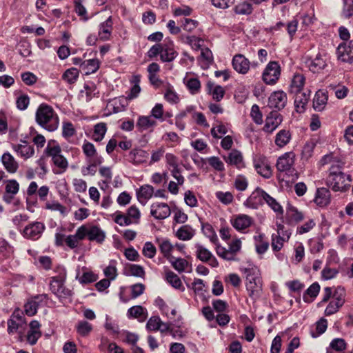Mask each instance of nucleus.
I'll return each mask as SVG.
<instances>
[{"instance_id":"obj_1","label":"nucleus","mask_w":353,"mask_h":353,"mask_svg":"<svg viewBox=\"0 0 353 353\" xmlns=\"http://www.w3.org/2000/svg\"><path fill=\"white\" fill-rule=\"evenodd\" d=\"M329 171L327 184L332 190L346 192L350 189L352 181L350 174L342 172L337 165H332Z\"/></svg>"},{"instance_id":"obj_2","label":"nucleus","mask_w":353,"mask_h":353,"mask_svg":"<svg viewBox=\"0 0 353 353\" xmlns=\"http://www.w3.org/2000/svg\"><path fill=\"white\" fill-rule=\"evenodd\" d=\"M37 123L48 131L53 132L59 126V117L53 108L46 103H41L37 108L35 115Z\"/></svg>"},{"instance_id":"obj_3","label":"nucleus","mask_w":353,"mask_h":353,"mask_svg":"<svg viewBox=\"0 0 353 353\" xmlns=\"http://www.w3.org/2000/svg\"><path fill=\"white\" fill-rule=\"evenodd\" d=\"M65 274L52 276L50 282V289L60 299H66L72 295L70 290L64 286Z\"/></svg>"},{"instance_id":"obj_4","label":"nucleus","mask_w":353,"mask_h":353,"mask_svg":"<svg viewBox=\"0 0 353 353\" xmlns=\"http://www.w3.org/2000/svg\"><path fill=\"white\" fill-rule=\"evenodd\" d=\"M241 248L240 239L233 240L230 244L228 249L221 245H217L216 252L219 256L227 261H234L236 254Z\"/></svg>"},{"instance_id":"obj_5","label":"nucleus","mask_w":353,"mask_h":353,"mask_svg":"<svg viewBox=\"0 0 353 353\" xmlns=\"http://www.w3.org/2000/svg\"><path fill=\"white\" fill-rule=\"evenodd\" d=\"M295 154L292 152H286L279 157L276 167L278 171L285 172L288 175H292L295 172L294 168Z\"/></svg>"},{"instance_id":"obj_6","label":"nucleus","mask_w":353,"mask_h":353,"mask_svg":"<svg viewBox=\"0 0 353 353\" xmlns=\"http://www.w3.org/2000/svg\"><path fill=\"white\" fill-rule=\"evenodd\" d=\"M281 67L277 61H270L263 72V80L267 84L273 85L279 79Z\"/></svg>"},{"instance_id":"obj_7","label":"nucleus","mask_w":353,"mask_h":353,"mask_svg":"<svg viewBox=\"0 0 353 353\" xmlns=\"http://www.w3.org/2000/svg\"><path fill=\"white\" fill-rule=\"evenodd\" d=\"M305 63L306 66L313 73H319L327 66L325 54L319 52L314 57H307Z\"/></svg>"},{"instance_id":"obj_8","label":"nucleus","mask_w":353,"mask_h":353,"mask_svg":"<svg viewBox=\"0 0 353 353\" xmlns=\"http://www.w3.org/2000/svg\"><path fill=\"white\" fill-rule=\"evenodd\" d=\"M288 97L285 92L278 90L272 92L268 99V106L278 110L283 109L287 103Z\"/></svg>"},{"instance_id":"obj_9","label":"nucleus","mask_w":353,"mask_h":353,"mask_svg":"<svg viewBox=\"0 0 353 353\" xmlns=\"http://www.w3.org/2000/svg\"><path fill=\"white\" fill-rule=\"evenodd\" d=\"M344 290L343 288H339L336 290L333 295L334 299L330 302L328 305L325 310V314L326 316L332 315L336 313L339 309L343 305Z\"/></svg>"},{"instance_id":"obj_10","label":"nucleus","mask_w":353,"mask_h":353,"mask_svg":"<svg viewBox=\"0 0 353 353\" xmlns=\"http://www.w3.org/2000/svg\"><path fill=\"white\" fill-rule=\"evenodd\" d=\"M338 59L349 63H353V40L343 42L337 48Z\"/></svg>"},{"instance_id":"obj_11","label":"nucleus","mask_w":353,"mask_h":353,"mask_svg":"<svg viewBox=\"0 0 353 353\" xmlns=\"http://www.w3.org/2000/svg\"><path fill=\"white\" fill-rule=\"evenodd\" d=\"M267 193L262 189L257 188L244 202L245 206L252 209H256L263 204Z\"/></svg>"},{"instance_id":"obj_12","label":"nucleus","mask_w":353,"mask_h":353,"mask_svg":"<svg viewBox=\"0 0 353 353\" xmlns=\"http://www.w3.org/2000/svg\"><path fill=\"white\" fill-rule=\"evenodd\" d=\"M283 117L277 111H272L265 119V123L263 127V131L267 133H272L282 123Z\"/></svg>"},{"instance_id":"obj_13","label":"nucleus","mask_w":353,"mask_h":353,"mask_svg":"<svg viewBox=\"0 0 353 353\" xmlns=\"http://www.w3.org/2000/svg\"><path fill=\"white\" fill-rule=\"evenodd\" d=\"M45 225L41 222H34L26 225L23 230V236L29 239L37 240L41 236Z\"/></svg>"},{"instance_id":"obj_14","label":"nucleus","mask_w":353,"mask_h":353,"mask_svg":"<svg viewBox=\"0 0 353 353\" xmlns=\"http://www.w3.org/2000/svg\"><path fill=\"white\" fill-rule=\"evenodd\" d=\"M169 205L165 203H154L151 205L150 214L156 219H165L170 215Z\"/></svg>"},{"instance_id":"obj_15","label":"nucleus","mask_w":353,"mask_h":353,"mask_svg":"<svg viewBox=\"0 0 353 353\" xmlns=\"http://www.w3.org/2000/svg\"><path fill=\"white\" fill-rule=\"evenodd\" d=\"M196 255L200 261L208 263L212 267L218 266L219 263L216 259L212 255L210 250L199 244L196 245Z\"/></svg>"},{"instance_id":"obj_16","label":"nucleus","mask_w":353,"mask_h":353,"mask_svg":"<svg viewBox=\"0 0 353 353\" xmlns=\"http://www.w3.org/2000/svg\"><path fill=\"white\" fill-rule=\"evenodd\" d=\"M254 221L252 217L247 214H238L231 220L232 226L238 231H241L248 228Z\"/></svg>"},{"instance_id":"obj_17","label":"nucleus","mask_w":353,"mask_h":353,"mask_svg":"<svg viewBox=\"0 0 353 353\" xmlns=\"http://www.w3.org/2000/svg\"><path fill=\"white\" fill-rule=\"evenodd\" d=\"M232 66L239 73L246 74L249 70L250 63L245 56L239 54L233 57Z\"/></svg>"},{"instance_id":"obj_18","label":"nucleus","mask_w":353,"mask_h":353,"mask_svg":"<svg viewBox=\"0 0 353 353\" xmlns=\"http://www.w3.org/2000/svg\"><path fill=\"white\" fill-rule=\"evenodd\" d=\"M173 43L169 40L168 42L164 41L163 43L162 51L161 52L160 58L163 62H171L177 56L178 53L173 48Z\"/></svg>"},{"instance_id":"obj_19","label":"nucleus","mask_w":353,"mask_h":353,"mask_svg":"<svg viewBox=\"0 0 353 353\" xmlns=\"http://www.w3.org/2000/svg\"><path fill=\"white\" fill-rule=\"evenodd\" d=\"M154 191L152 185H142L137 191V199L143 205H145L147 201L152 196Z\"/></svg>"},{"instance_id":"obj_20","label":"nucleus","mask_w":353,"mask_h":353,"mask_svg":"<svg viewBox=\"0 0 353 353\" xmlns=\"http://www.w3.org/2000/svg\"><path fill=\"white\" fill-rule=\"evenodd\" d=\"M112 17H109L104 22L99 25L98 34L103 41H107L110 38L112 31Z\"/></svg>"},{"instance_id":"obj_21","label":"nucleus","mask_w":353,"mask_h":353,"mask_svg":"<svg viewBox=\"0 0 353 353\" xmlns=\"http://www.w3.org/2000/svg\"><path fill=\"white\" fill-rule=\"evenodd\" d=\"M294 93L295 94L294 105L296 111L299 112H303L305 106L309 101L310 94L303 90Z\"/></svg>"},{"instance_id":"obj_22","label":"nucleus","mask_w":353,"mask_h":353,"mask_svg":"<svg viewBox=\"0 0 353 353\" xmlns=\"http://www.w3.org/2000/svg\"><path fill=\"white\" fill-rule=\"evenodd\" d=\"M105 238V233L97 225L88 227V239L90 241L101 243L103 242Z\"/></svg>"},{"instance_id":"obj_23","label":"nucleus","mask_w":353,"mask_h":353,"mask_svg":"<svg viewBox=\"0 0 353 353\" xmlns=\"http://www.w3.org/2000/svg\"><path fill=\"white\" fill-rule=\"evenodd\" d=\"M157 125V121L151 116H140L137 121L136 127L138 131L142 132Z\"/></svg>"},{"instance_id":"obj_24","label":"nucleus","mask_w":353,"mask_h":353,"mask_svg":"<svg viewBox=\"0 0 353 353\" xmlns=\"http://www.w3.org/2000/svg\"><path fill=\"white\" fill-rule=\"evenodd\" d=\"M330 193L325 188H319L316 191L314 202L319 206L323 207L330 203Z\"/></svg>"},{"instance_id":"obj_25","label":"nucleus","mask_w":353,"mask_h":353,"mask_svg":"<svg viewBox=\"0 0 353 353\" xmlns=\"http://www.w3.org/2000/svg\"><path fill=\"white\" fill-rule=\"evenodd\" d=\"M13 148L19 155L24 159L30 158L34 153L33 146L28 144L26 142H23V144L14 145Z\"/></svg>"},{"instance_id":"obj_26","label":"nucleus","mask_w":353,"mask_h":353,"mask_svg":"<svg viewBox=\"0 0 353 353\" xmlns=\"http://www.w3.org/2000/svg\"><path fill=\"white\" fill-rule=\"evenodd\" d=\"M327 101V94L321 90H319L316 92L313 100V108L316 111H322Z\"/></svg>"},{"instance_id":"obj_27","label":"nucleus","mask_w":353,"mask_h":353,"mask_svg":"<svg viewBox=\"0 0 353 353\" xmlns=\"http://www.w3.org/2000/svg\"><path fill=\"white\" fill-rule=\"evenodd\" d=\"M1 160L5 168L8 172L14 173L17 172L19 167L18 163L10 154H3Z\"/></svg>"},{"instance_id":"obj_28","label":"nucleus","mask_w":353,"mask_h":353,"mask_svg":"<svg viewBox=\"0 0 353 353\" xmlns=\"http://www.w3.org/2000/svg\"><path fill=\"white\" fill-rule=\"evenodd\" d=\"M169 262L172 264V267L179 272H182L185 271L188 268L191 269V265L188 263V261L182 258H175L174 256L170 257ZM191 270H188V272H190Z\"/></svg>"},{"instance_id":"obj_29","label":"nucleus","mask_w":353,"mask_h":353,"mask_svg":"<svg viewBox=\"0 0 353 353\" xmlns=\"http://www.w3.org/2000/svg\"><path fill=\"white\" fill-rule=\"evenodd\" d=\"M40 298H47L46 294L38 295L34 297V299L28 301L24 305L25 313L29 316H32L36 314L37 312V309L39 307V303L37 301V299Z\"/></svg>"},{"instance_id":"obj_30","label":"nucleus","mask_w":353,"mask_h":353,"mask_svg":"<svg viewBox=\"0 0 353 353\" xmlns=\"http://www.w3.org/2000/svg\"><path fill=\"white\" fill-rule=\"evenodd\" d=\"M164 98L170 103L176 104L179 101V97L175 92L174 87L169 83L163 85Z\"/></svg>"},{"instance_id":"obj_31","label":"nucleus","mask_w":353,"mask_h":353,"mask_svg":"<svg viewBox=\"0 0 353 353\" xmlns=\"http://www.w3.org/2000/svg\"><path fill=\"white\" fill-rule=\"evenodd\" d=\"M208 91L212 95L214 100L219 101H221L224 94L225 90L221 85H215L214 83L208 81L207 83Z\"/></svg>"},{"instance_id":"obj_32","label":"nucleus","mask_w":353,"mask_h":353,"mask_svg":"<svg viewBox=\"0 0 353 353\" xmlns=\"http://www.w3.org/2000/svg\"><path fill=\"white\" fill-rule=\"evenodd\" d=\"M194 235V230L188 225H184L179 228L176 232L178 239L182 241H188Z\"/></svg>"},{"instance_id":"obj_33","label":"nucleus","mask_w":353,"mask_h":353,"mask_svg":"<svg viewBox=\"0 0 353 353\" xmlns=\"http://www.w3.org/2000/svg\"><path fill=\"white\" fill-rule=\"evenodd\" d=\"M291 140L290 132L288 130H281L276 135L275 144L279 147L283 148Z\"/></svg>"},{"instance_id":"obj_34","label":"nucleus","mask_w":353,"mask_h":353,"mask_svg":"<svg viewBox=\"0 0 353 353\" xmlns=\"http://www.w3.org/2000/svg\"><path fill=\"white\" fill-rule=\"evenodd\" d=\"M82 150L83 154L85 155L87 161L93 160L95 158H102L98 156L97 151L93 143L85 141L82 145Z\"/></svg>"},{"instance_id":"obj_35","label":"nucleus","mask_w":353,"mask_h":353,"mask_svg":"<svg viewBox=\"0 0 353 353\" xmlns=\"http://www.w3.org/2000/svg\"><path fill=\"white\" fill-rule=\"evenodd\" d=\"M234 11L236 14L249 15L253 11V6L250 2L242 1L234 6Z\"/></svg>"},{"instance_id":"obj_36","label":"nucleus","mask_w":353,"mask_h":353,"mask_svg":"<svg viewBox=\"0 0 353 353\" xmlns=\"http://www.w3.org/2000/svg\"><path fill=\"white\" fill-rule=\"evenodd\" d=\"M246 289L249 292L250 297L256 301L260 296L262 290L260 280H257L256 282L253 281V283H246Z\"/></svg>"},{"instance_id":"obj_37","label":"nucleus","mask_w":353,"mask_h":353,"mask_svg":"<svg viewBox=\"0 0 353 353\" xmlns=\"http://www.w3.org/2000/svg\"><path fill=\"white\" fill-rule=\"evenodd\" d=\"M225 160L227 163L234 165L236 166L238 168H240L243 166V157L241 153L236 150H232L228 155L227 158H225Z\"/></svg>"},{"instance_id":"obj_38","label":"nucleus","mask_w":353,"mask_h":353,"mask_svg":"<svg viewBox=\"0 0 353 353\" xmlns=\"http://www.w3.org/2000/svg\"><path fill=\"white\" fill-rule=\"evenodd\" d=\"M305 83V77L301 74H295L292 79L290 92H297L301 91Z\"/></svg>"},{"instance_id":"obj_39","label":"nucleus","mask_w":353,"mask_h":353,"mask_svg":"<svg viewBox=\"0 0 353 353\" xmlns=\"http://www.w3.org/2000/svg\"><path fill=\"white\" fill-rule=\"evenodd\" d=\"M320 290V285L318 283H312L305 291L303 299L305 302L310 303L312 299L317 296Z\"/></svg>"},{"instance_id":"obj_40","label":"nucleus","mask_w":353,"mask_h":353,"mask_svg":"<svg viewBox=\"0 0 353 353\" xmlns=\"http://www.w3.org/2000/svg\"><path fill=\"white\" fill-rule=\"evenodd\" d=\"M99 68V62L97 59H88L81 63V69L85 70V74L95 72Z\"/></svg>"},{"instance_id":"obj_41","label":"nucleus","mask_w":353,"mask_h":353,"mask_svg":"<svg viewBox=\"0 0 353 353\" xmlns=\"http://www.w3.org/2000/svg\"><path fill=\"white\" fill-rule=\"evenodd\" d=\"M107 131L106 125L104 123H99L94 125V133L92 135V139L95 141H101Z\"/></svg>"},{"instance_id":"obj_42","label":"nucleus","mask_w":353,"mask_h":353,"mask_svg":"<svg viewBox=\"0 0 353 353\" xmlns=\"http://www.w3.org/2000/svg\"><path fill=\"white\" fill-rule=\"evenodd\" d=\"M144 311V307L141 305H136L128 310V315L130 318H141V321H143L146 319Z\"/></svg>"},{"instance_id":"obj_43","label":"nucleus","mask_w":353,"mask_h":353,"mask_svg":"<svg viewBox=\"0 0 353 353\" xmlns=\"http://www.w3.org/2000/svg\"><path fill=\"white\" fill-rule=\"evenodd\" d=\"M102 158H95L93 160H88L87 161L89 163V165L85 168L82 169V173L83 175H87L88 174L91 175H94L97 170L96 167L98 165H100L102 163Z\"/></svg>"},{"instance_id":"obj_44","label":"nucleus","mask_w":353,"mask_h":353,"mask_svg":"<svg viewBox=\"0 0 353 353\" xmlns=\"http://www.w3.org/2000/svg\"><path fill=\"white\" fill-rule=\"evenodd\" d=\"M254 239L256 241L255 246L257 253H265L269 248V243L264 241V235L261 234L259 236H255Z\"/></svg>"},{"instance_id":"obj_45","label":"nucleus","mask_w":353,"mask_h":353,"mask_svg":"<svg viewBox=\"0 0 353 353\" xmlns=\"http://www.w3.org/2000/svg\"><path fill=\"white\" fill-rule=\"evenodd\" d=\"M79 334L82 336H88L92 331V325L86 321H80L76 325Z\"/></svg>"},{"instance_id":"obj_46","label":"nucleus","mask_w":353,"mask_h":353,"mask_svg":"<svg viewBox=\"0 0 353 353\" xmlns=\"http://www.w3.org/2000/svg\"><path fill=\"white\" fill-rule=\"evenodd\" d=\"M254 168L258 174L266 179H268L272 176L270 167L263 162L259 163L255 161Z\"/></svg>"},{"instance_id":"obj_47","label":"nucleus","mask_w":353,"mask_h":353,"mask_svg":"<svg viewBox=\"0 0 353 353\" xmlns=\"http://www.w3.org/2000/svg\"><path fill=\"white\" fill-rule=\"evenodd\" d=\"M52 161L53 163L61 170L60 171L54 172L57 174L63 173L68 167V162L62 154L54 157Z\"/></svg>"},{"instance_id":"obj_48","label":"nucleus","mask_w":353,"mask_h":353,"mask_svg":"<svg viewBox=\"0 0 353 353\" xmlns=\"http://www.w3.org/2000/svg\"><path fill=\"white\" fill-rule=\"evenodd\" d=\"M316 143L313 141L306 142L302 150V159L308 161L312 156Z\"/></svg>"},{"instance_id":"obj_49","label":"nucleus","mask_w":353,"mask_h":353,"mask_svg":"<svg viewBox=\"0 0 353 353\" xmlns=\"http://www.w3.org/2000/svg\"><path fill=\"white\" fill-rule=\"evenodd\" d=\"M174 246L168 239H163L159 243V248L163 255L169 260L172 257L171 252Z\"/></svg>"},{"instance_id":"obj_50","label":"nucleus","mask_w":353,"mask_h":353,"mask_svg":"<svg viewBox=\"0 0 353 353\" xmlns=\"http://www.w3.org/2000/svg\"><path fill=\"white\" fill-rule=\"evenodd\" d=\"M5 183V190L7 194L15 195L19 192V184L15 179L7 180Z\"/></svg>"},{"instance_id":"obj_51","label":"nucleus","mask_w":353,"mask_h":353,"mask_svg":"<svg viewBox=\"0 0 353 353\" xmlns=\"http://www.w3.org/2000/svg\"><path fill=\"white\" fill-rule=\"evenodd\" d=\"M166 280L176 289H180L182 286V283L179 277L172 271H169L166 273Z\"/></svg>"},{"instance_id":"obj_52","label":"nucleus","mask_w":353,"mask_h":353,"mask_svg":"<svg viewBox=\"0 0 353 353\" xmlns=\"http://www.w3.org/2000/svg\"><path fill=\"white\" fill-rule=\"evenodd\" d=\"M79 76V71L76 68H70L67 70L63 74L62 78L63 80L69 83H74Z\"/></svg>"},{"instance_id":"obj_53","label":"nucleus","mask_w":353,"mask_h":353,"mask_svg":"<svg viewBox=\"0 0 353 353\" xmlns=\"http://www.w3.org/2000/svg\"><path fill=\"white\" fill-rule=\"evenodd\" d=\"M204 234L209 238L211 242L216 243L218 241V237L212 226L210 224H205L202 227Z\"/></svg>"},{"instance_id":"obj_54","label":"nucleus","mask_w":353,"mask_h":353,"mask_svg":"<svg viewBox=\"0 0 353 353\" xmlns=\"http://www.w3.org/2000/svg\"><path fill=\"white\" fill-rule=\"evenodd\" d=\"M26 324L21 323L15 319H10L8 321V332L9 334H13L16 332L19 329H24Z\"/></svg>"},{"instance_id":"obj_55","label":"nucleus","mask_w":353,"mask_h":353,"mask_svg":"<svg viewBox=\"0 0 353 353\" xmlns=\"http://www.w3.org/2000/svg\"><path fill=\"white\" fill-rule=\"evenodd\" d=\"M74 10L78 16L82 17L83 20L87 21L88 17L87 16V10L82 5V0H74Z\"/></svg>"},{"instance_id":"obj_56","label":"nucleus","mask_w":353,"mask_h":353,"mask_svg":"<svg viewBox=\"0 0 353 353\" xmlns=\"http://www.w3.org/2000/svg\"><path fill=\"white\" fill-rule=\"evenodd\" d=\"M327 327V322L325 319H321L316 323V333L312 332V336L313 338L318 337L319 335L324 333Z\"/></svg>"},{"instance_id":"obj_57","label":"nucleus","mask_w":353,"mask_h":353,"mask_svg":"<svg viewBox=\"0 0 353 353\" xmlns=\"http://www.w3.org/2000/svg\"><path fill=\"white\" fill-rule=\"evenodd\" d=\"M347 344L343 339H334L330 343V347L337 352H341L346 349Z\"/></svg>"},{"instance_id":"obj_58","label":"nucleus","mask_w":353,"mask_h":353,"mask_svg":"<svg viewBox=\"0 0 353 353\" xmlns=\"http://www.w3.org/2000/svg\"><path fill=\"white\" fill-rule=\"evenodd\" d=\"M30 103V98L27 94H22L19 96L16 101L17 108L20 110L27 109Z\"/></svg>"},{"instance_id":"obj_59","label":"nucleus","mask_w":353,"mask_h":353,"mask_svg":"<svg viewBox=\"0 0 353 353\" xmlns=\"http://www.w3.org/2000/svg\"><path fill=\"white\" fill-rule=\"evenodd\" d=\"M265 201L274 212L283 213V208L281 205L268 193L265 194Z\"/></svg>"},{"instance_id":"obj_60","label":"nucleus","mask_w":353,"mask_h":353,"mask_svg":"<svg viewBox=\"0 0 353 353\" xmlns=\"http://www.w3.org/2000/svg\"><path fill=\"white\" fill-rule=\"evenodd\" d=\"M234 185L237 190L244 191L248 188V182L244 176L239 175L234 180Z\"/></svg>"},{"instance_id":"obj_61","label":"nucleus","mask_w":353,"mask_h":353,"mask_svg":"<svg viewBox=\"0 0 353 353\" xmlns=\"http://www.w3.org/2000/svg\"><path fill=\"white\" fill-rule=\"evenodd\" d=\"M250 115L253 121L256 124H261L263 123V115L259 110V105L254 104L252 105L251 109Z\"/></svg>"},{"instance_id":"obj_62","label":"nucleus","mask_w":353,"mask_h":353,"mask_svg":"<svg viewBox=\"0 0 353 353\" xmlns=\"http://www.w3.org/2000/svg\"><path fill=\"white\" fill-rule=\"evenodd\" d=\"M342 14L346 19L353 15V0H343Z\"/></svg>"},{"instance_id":"obj_63","label":"nucleus","mask_w":353,"mask_h":353,"mask_svg":"<svg viewBox=\"0 0 353 353\" xmlns=\"http://www.w3.org/2000/svg\"><path fill=\"white\" fill-rule=\"evenodd\" d=\"M157 252L155 246L151 242H146L143 248V254L149 258H153Z\"/></svg>"},{"instance_id":"obj_64","label":"nucleus","mask_w":353,"mask_h":353,"mask_svg":"<svg viewBox=\"0 0 353 353\" xmlns=\"http://www.w3.org/2000/svg\"><path fill=\"white\" fill-rule=\"evenodd\" d=\"M114 263L115 261H111L110 264L104 270V274L110 281L114 280L117 276V270Z\"/></svg>"}]
</instances>
